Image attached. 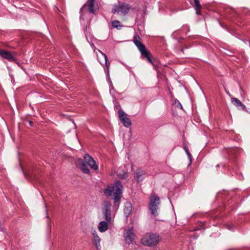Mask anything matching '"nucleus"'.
Returning a JSON list of instances; mask_svg holds the SVG:
<instances>
[{
	"label": "nucleus",
	"mask_w": 250,
	"mask_h": 250,
	"mask_svg": "<svg viewBox=\"0 0 250 250\" xmlns=\"http://www.w3.org/2000/svg\"><path fill=\"white\" fill-rule=\"evenodd\" d=\"M104 194L107 197L113 194L114 208L117 209L120 204V201L123 194V186L121 183L118 181L114 185L108 186L103 191Z\"/></svg>",
	"instance_id": "f257e3e1"
},
{
	"label": "nucleus",
	"mask_w": 250,
	"mask_h": 250,
	"mask_svg": "<svg viewBox=\"0 0 250 250\" xmlns=\"http://www.w3.org/2000/svg\"><path fill=\"white\" fill-rule=\"evenodd\" d=\"M140 40V37L138 35H136L133 37V41L140 51L141 55L144 56L149 62L151 63L154 67H156L157 64L151 59V54L146 50L145 45L141 42Z\"/></svg>",
	"instance_id": "f03ea898"
},
{
	"label": "nucleus",
	"mask_w": 250,
	"mask_h": 250,
	"mask_svg": "<svg viewBox=\"0 0 250 250\" xmlns=\"http://www.w3.org/2000/svg\"><path fill=\"white\" fill-rule=\"evenodd\" d=\"M161 240V237L157 234L147 233L141 240L142 244L148 247H153L157 245Z\"/></svg>",
	"instance_id": "7ed1b4c3"
},
{
	"label": "nucleus",
	"mask_w": 250,
	"mask_h": 250,
	"mask_svg": "<svg viewBox=\"0 0 250 250\" xmlns=\"http://www.w3.org/2000/svg\"><path fill=\"white\" fill-rule=\"evenodd\" d=\"M160 203V198L158 196L154 195L151 196L149 203V209L151 214L155 216L158 215L157 209Z\"/></svg>",
	"instance_id": "20e7f679"
},
{
	"label": "nucleus",
	"mask_w": 250,
	"mask_h": 250,
	"mask_svg": "<svg viewBox=\"0 0 250 250\" xmlns=\"http://www.w3.org/2000/svg\"><path fill=\"white\" fill-rule=\"evenodd\" d=\"M111 204L109 201H105L103 204L102 212L105 220L108 222H111Z\"/></svg>",
	"instance_id": "39448f33"
},
{
	"label": "nucleus",
	"mask_w": 250,
	"mask_h": 250,
	"mask_svg": "<svg viewBox=\"0 0 250 250\" xmlns=\"http://www.w3.org/2000/svg\"><path fill=\"white\" fill-rule=\"evenodd\" d=\"M130 9V7L128 4L125 3H119L118 4L114 5V8L112 10L113 14L116 13H121L124 15L127 14Z\"/></svg>",
	"instance_id": "423d86ee"
},
{
	"label": "nucleus",
	"mask_w": 250,
	"mask_h": 250,
	"mask_svg": "<svg viewBox=\"0 0 250 250\" xmlns=\"http://www.w3.org/2000/svg\"><path fill=\"white\" fill-rule=\"evenodd\" d=\"M85 8H87L89 13L95 14L98 10V6L96 0H88L87 2L81 8V10Z\"/></svg>",
	"instance_id": "0eeeda50"
},
{
	"label": "nucleus",
	"mask_w": 250,
	"mask_h": 250,
	"mask_svg": "<svg viewBox=\"0 0 250 250\" xmlns=\"http://www.w3.org/2000/svg\"><path fill=\"white\" fill-rule=\"evenodd\" d=\"M118 114L121 122L125 127H128L131 125V120L126 117V115L123 110H120Z\"/></svg>",
	"instance_id": "6e6552de"
},
{
	"label": "nucleus",
	"mask_w": 250,
	"mask_h": 250,
	"mask_svg": "<svg viewBox=\"0 0 250 250\" xmlns=\"http://www.w3.org/2000/svg\"><path fill=\"white\" fill-rule=\"evenodd\" d=\"M97 51L101 53V56H99L97 55V58L99 62L102 65L105 64L106 66L107 71H108L110 66V62L108 60L107 56L99 49H97Z\"/></svg>",
	"instance_id": "1a4fd4ad"
},
{
	"label": "nucleus",
	"mask_w": 250,
	"mask_h": 250,
	"mask_svg": "<svg viewBox=\"0 0 250 250\" xmlns=\"http://www.w3.org/2000/svg\"><path fill=\"white\" fill-rule=\"evenodd\" d=\"M124 237L125 243L127 244H131L134 238L133 230L131 229H126L124 234Z\"/></svg>",
	"instance_id": "9d476101"
},
{
	"label": "nucleus",
	"mask_w": 250,
	"mask_h": 250,
	"mask_svg": "<svg viewBox=\"0 0 250 250\" xmlns=\"http://www.w3.org/2000/svg\"><path fill=\"white\" fill-rule=\"evenodd\" d=\"M84 162L86 163L91 168L94 170H97L98 169V166L96 164L95 161L88 154L84 155Z\"/></svg>",
	"instance_id": "9b49d317"
},
{
	"label": "nucleus",
	"mask_w": 250,
	"mask_h": 250,
	"mask_svg": "<svg viewBox=\"0 0 250 250\" xmlns=\"http://www.w3.org/2000/svg\"><path fill=\"white\" fill-rule=\"evenodd\" d=\"M0 56L10 62H13L15 61L14 56L10 52L8 51L0 50Z\"/></svg>",
	"instance_id": "f8f14e48"
},
{
	"label": "nucleus",
	"mask_w": 250,
	"mask_h": 250,
	"mask_svg": "<svg viewBox=\"0 0 250 250\" xmlns=\"http://www.w3.org/2000/svg\"><path fill=\"white\" fill-rule=\"evenodd\" d=\"M92 234L93 237V242L96 247V249L97 250H100L101 248V238L99 237L97 232L95 230L92 231Z\"/></svg>",
	"instance_id": "ddd939ff"
},
{
	"label": "nucleus",
	"mask_w": 250,
	"mask_h": 250,
	"mask_svg": "<svg viewBox=\"0 0 250 250\" xmlns=\"http://www.w3.org/2000/svg\"><path fill=\"white\" fill-rule=\"evenodd\" d=\"M145 172L142 169H138L135 174V178L137 180L139 183L142 181L144 178V175H145Z\"/></svg>",
	"instance_id": "4468645a"
},
{
	"label": "nucleus",
	"mask_w": 250,
	"mask_h": 250,
	"mask_svg": "<svg viewBox=\"0 0 250 250\" xmlns=\"http://www.w3.org/2000/svg\"><path fill=\"white\" fill-rule=\"evenodd\" d=\"M111 222H108L107 221H101L98 227L99 230L101 232H105L108 229V224H110Z\"/></svg>",
	"instance_id": "2eb2a0df"
},
{
	"label": "nucleus",
	"mask_w": 250,
	"mask_h": 250,
	"mask_svg": "<svg viewBox=\"0 0 250 250\" xmlns=\"http://www.w3.org/2000/svg\"><path fill=\"white\" fill-rule=\"evenodd\" d=\"M78 164L81 165V167L80 168L83 173L85 174H88L89 173V169L82 159L79 158L78 159L77 165H78Z\"/></svg>",
	"instance_id": "dca6fc26"
},
{
	"label": "nucleus",
	"mask_w": 250,
	"mask_h": 250,
	"mask_svg": "<svg viewBox=\"0 0 250 250\" xmlns=\"http://www.w3.org/2000/svg\"><path fill=\"white\" fill-rule=\"evenodd\" d=\"M132 211V205L130 203L126 202L125 205V208L124 209V213L125 216L128 217Z\"/></svg>",
	"instance_id": "f3484780"
},
{
	"label": "nucleus",
	"mask_w": 250,
	"mask_h": 250,
	"mask_svg": "<svg viewBox=\"0 0 250 250\" xmlns=\"http://www.w3.org/2000/svg\"><path fill=\"white\" fill-rule=\"evenodd\" d=\"M232 103L238 107H240L241 109H244L246 106L245 105L238 99L235 98H232L231 99Z\"/></svg>",
	"instance_id": "a211bd4d"
},
{
	"label": "nucleus",
	"mask_w": 250,
	"mask_h": 250,
	"mask_svg": "<svg viewBox=\"0 0 250 250\" xmlns=\"http://www.w3.org/2000/svg\"><path fill=\"white\" fill-rule=\"evenodd\" d=\"M193 0L194 1V3H195L194 7H195V9L196 10V14L197 15H199L200 11L201 9V6L200 5V1L199 0Z\"/></svg>",
	"instance_id": "6ab92c4d"
},
{
	"label": "nucleus",
	"mask_w": 250,
	"mask_h": 250,
	"mask_svg": "<svg viewBox=\"0 0 250 250\" xmlns=\"http://www.w3.org/2000/svg\"><path fill=\"white\" fill-rule=\"evenodd\" d=\"M112 25L114 28L117 29H120L123 26L121 22L118 20L113 21L112 22Z\"/></svg>",
	"instance_id": "aec40b11"
},
{
	"label": "nucleus",
	"mask_w": 250,
	"mask_h": 250,
	"mask_svg": "<svg viewBox=\"0 0 250 250\" xmlns=\"http://www.w3.org/2000/svg\"><path fill=\"white\" fill-rule=\"evenodd\" d=\"M174 104L176 106V107L179 108L180 109H182L183 106L180 103V102L177 99L174 100Z\"/></svg>",
	"instance_id": "412c9836"
},
{
	"label": "nucleus",
	"mask_w": 250,
	"mask_h": 250,
	"mask_svg": "<svg viewBox=\"0 0 250 250\" xmlns=\"http://www.w3.org/2000/svg\"><path fill=\"white\" fill-rule=\"evenodd\" d=\"M184 149H185V150L187 155L188 156V157L189 159L191 161V155L189 153L188 148L186 146H184Z\"/></svg>",
	"instance_id": "4be33fe9"
},
{
	"label": "nucleus",
	"mask_w": 250,
	"mask_h": 250,
	"mask_svg": "<svg viewBox=\"0 0 250 250\" xmlns=\"http://www.w3.org/2000/svg\"><path fill=\"white\" fill-rule=\"evenodd\" d=\"M227 228H228V229H230V230H231V227H230L229 225H228V226H227Z\"/></svg>",
	"instance_id": "5701e85b"
},
{
	"label": "nucleus",
	"mask_w": 250,
	"mask_h": 250,
	"mask_svg": "<svg viewBox=\"0 0 250 250\" xmlns=\"http://www.w3.org/2000/svg\"><path fill=\"white\" fill-rule=\"evenodd\" d=\"M46 212L47 217H48V210L47 209H46Z\"/></svg>",
	"instance_id": "b1692460"
},
{
	"label": "nucleus",
	"mask_w": 250,
	"mask_h": 250,
	"mask_svg": "<svg viewBox=\"0 0 250 250\" xmlns=\"http://www.w3.org/2000/svg\"><path fill=\"white\" fill-rule=\"evenodd\" d=\"M29 124H30V125H32V122L30 121L29 122Z\"/></svg>",
	"instance_id": "393cba45"
},
{
	"label": "nucleus",
	"mask_w": 250,
	"mask_h": 250,
	"mask_svg": "<svg viewBox=\"0 0 250 250\" xmlns=\"http://www.w3.org/2000/svg\"><path fill=\"white\" fill-rule=\"evenodd\" d=\"M23 173H24V176H25V177H26V174H25L24 172H23Z\"/></svg>",
	"instance_id": "a878e982"
}]
</instances>
